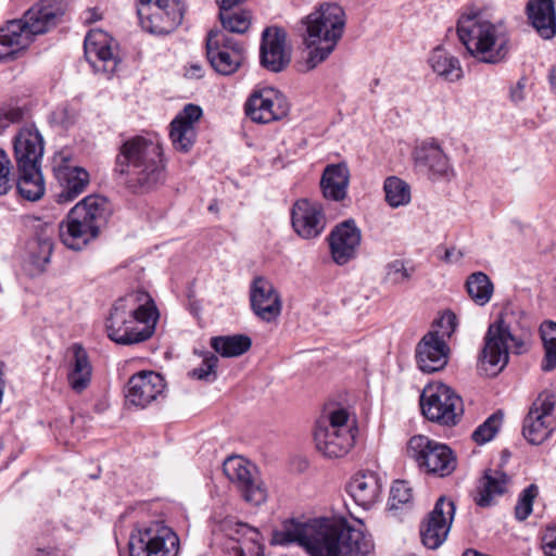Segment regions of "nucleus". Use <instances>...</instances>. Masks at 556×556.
<instances>
[{"mask_svg": "<svg viewBox=\"0 0 556 556\" xmlns=\"http://www.w3.org/2000/svg\"><path fill=\"white\" fill-rule=\"evenodd\" d=\"M273 544L296 543L309 556H369L374 543L362 520L315 518L307 522L288 520L273 533Z\"/></svg>", "mask_w": 556, "mask_h": 556, "instance_id": "1", "label": "nucleus"}, {"mask_svg": "<svg viewBox=\"0 0 556 556\" xmlns=\"http://www.w3.org/2000/svg\"><path fill=\"white\" fill-rule=\"evenodd\" d=\"M114 172L134 192L149 191L165 180V160L159 142L135 136L122 143Z\"/></svg>", "mask_w": 556, "mask_h": 556, "instance_id": "2", "label": "nucleus"}, {"mask_svg": "<svg viewBox=\"0 0 556 556\" xmlns=\"http://www.w3.org/2000/svg\"><path fill=\"white\" fill-rule=\"evenodd\" d=\"M159 311L150 294L137 290L119 298L111 308L105 328L108 337L122 345L150 339L159 320Z\"/></svg>", "mask_w": 556, "mask_h": 556, "instance_id": "3", "label": "nucleus"}, {"mask_svg": "<svg viewBox=\"0 0 556 556\" xmlns=\"http://www.w3.org/2000/svg\"><path fill=\"white\" fill-rule=\"evenodd\" d=\"M457 35L468 53L480 62L496 64L509 53V35L502 22L493 23L478 10L463 13Z\"/></svg>", "mask_w": 556, "mask_h": 556, "instance_id": "4", "label": "nucleus"}, {"mask_svg": "<svg viewBox=\"0 0 556 556\" xmlns=\"http://www.w3.org/2000/svg\"><path fill=\"white\" fill-rule=\"evenodd\" d=\"M306 71L315 68L336 49L345 27L344 10L337 3H324L305 18Z\"/></svg>", "mask_w": 556, "mask_h": 556, "instance_id": "5", "label": "nucleus"}, {"mask_svg": "<svg viewBox=\"0 0 556 556\" xmlns=\"http://www.w3.org/2000/svg\"><path fill=\"white\" fill-rule=\"evenodd\" d=\"M112 213L106 198L88 195L78 202L59 226L60 239L68 249L79 251L99 236Z\"/></svg>", "mask_w": 556, "mask_h": 556, "instance_id": "6", "label": "nucleus"}, {"mask_svg": "<svg viewBox=\"0 0 556 556\" xmlns=\"http://www.w3.org/2000/svg\"><path fill=\"white\" fill-rule=\"evenodd\" d=\"M349 417V412L340 407L324 413L317 420L314 441L317 451L325 457H343L353 447L355 434Z\"/></svg>", "mask_w": 556, "mask_h": 556, "instance_id": "7", "label": "nucleus"}, {"mask_svg": "<svg viewBox=\"0 0 556 556\" xmlns=\"http://www.w3.org/2000/svg\"><path fill=\"white\" fill-rule=\"evenodd\" d=\"M509 349L520 354L523 341L511 333L509 325L501 317L489 326L478 357V369L489 377L498 375L508 364Z\"/></svg>", "mask_w": 556, "mask_h": 556, "instance_id": "8", "label": "nucleus"}, {"mask_svg": "<svg viewBox=\"0 0 556 556\" xmlns=\"http://www.w3.org/2000/svg\"><path fill=\"white\" fill-rule=\"evenodd\" d=\"M179 548L178 535L163 521L138 529L129 539L130 556H177Z\"/></svg>", "mask_w": 556, "mask_h": 556, "instance_id": "9", "label": "nucleus"}, {"mask_svg": "<svg viewBox=\"0 0 556 556\" xmlns=\"http://www.w3.org/2000/svg\"><path fill=\"white\" fill-rule=\"evenodd\" d=\"M424 416L441 425H455L464 412L462 399L446 384H428L420 395Z\"/></svg>", "mask_w": 556, "mask_h": 556, "instance_id": "10", "label": "nucleus"}, {"mask_svg": "<svg viewBox=\"0 0 556 556\" xmlns=\"http://www.w3.org/2000/svg\"><path fill=\"white\" fill-rule=\"evenodd\" d=\"M137 13L147 31L166 35L181 24L185 4L181 0H138Z\"/></svg>", "mask_w": 556, "mask_h": 556, "instance_id": "11", "label": "nucleus"}, {"mask_svg": "<svg viewBox=\"0 0 556 556\" xmlns=\"http://www.w3.org/2000/svg\"><path fill=\"white\" fill-rule=\"evenodd\" d=\"M408 455L425 471L439 477L450 476L457 466L453 451L445 444L425 435H415L408 441Z\"/></svg>", "mask_w": 556, "mask_h": 556, "instance_id": "12", "label": "nucleus"}, {"mask_svg": "<svg viewBox=\"0 0 556 556\" xmlns=\"http://www.w3.org/2000/svg\"><path fill=\"white\" fill-rule=\"evenodd\" d=\"M224 473L240 490L243 498L253 504L265 503L268 496L256 467L240 456L228 457L223 465Z\"/></svg>", "mask_w": 556, "mask_h": 556, "instance_id": "13", "label": "nucleus"}, {"mask_svg": "<svg viewBox=\"0 0 556 556\" xmlns=\"http://www.w3.org/2000/svg\"><path fill=\"white\" fill-rule=\"evenodd\" d=\"M206 56L217 73L230 75L242 64L244 49L241 43L229 38L222 30L212 29L206 37Z\"/></svg>", "mask_w": 556, "mask_h": 556, "instance_id": "14", "label": "nucleus"}, {"mask_svg": "<svg viewBox=\"0 0 556 556\" xmlns=\"http://www.w3.org/2000/svg\"><path fill=\"white\" fill-rule=\"evenodd\" d=\"M556 397L551 392H542L533 402L523 420L522 434L531 444H541L553 431V418Z\"/></svg>", "mask_w": 556, "mask_h": 556, "instance_id": "15", "label": "nucleus"}, {"mask_svg": "<svg viewBox=\"0 0 556 556\" xmlns=\"http://www.w3.org/2000/svg\"><path fill=\"white\" fill-rule=\"evenodd\" d=\"M454 515V502L441 496L420 528L421 541L426 547L435 549L446 540Z\"/></svg>", "mask_w": 556, "mask_h": 556, "instance_id": "16", "label": "nucleus"}, {"mask_svg": "<svg viewBox=\"0 0 556 556\" xmlns=\"http://www.w3.org/2000/svg\"><path fill=\"white\" fill-rule=\"evenodd\" d=\"M416 169L430 180H451L454 169L447 155L434 140L424 141L415 151Z\"/></svg>", "mask_w": 556, "mask_h": 556, "instance_id": "17", "label": "nucleus"}, {"mask_svg": "<svg viewBox=\"0 0 556 556\" xmlns=\"http://www.w3.org/2000/svg\"><path fill=\"white\" fill-rule=\"evenodd\" d=\"M113 38L101 29H91L84 42L85 56L94 72L113 74L118 59L114 52Z\"/></svg>", "mask_w": 556, "mask_h": 556, "instance_id": "18", "label": "nucleus"}, {"mask_svg": "<svg viewBox=\"0 0 556 556\" xmlns=\"http://www.w3.org/2000/svg\"><path fill=\"white\" fill-rule=\"evenodd\" d=\"M67 10V0H41L21 18L31 39L54 27Z\"/></svg>", "mask_w": 556, "mask_h": 556, "instance_id": "19", "label": "nucleus"}, {"mask_svg": "<svg viewBox=\"0 0 556 556\" xmlns=\"http://www.w3.org/2000/svg\"><path fill=\"white\" fill-rule=\"evenodd\" d=\"M288 104L274 89H263L251 94L245 103L247 115L255 123L267 124L288 114Z\"/></svg>", "mask_w": 556, "mask_h": 556, "instance_id": "20", "label": "nucleus"}, {"mask_svg": "<svg viewBox=\"0 0 556 556\" xmlns=\"http://www.w3.org/2000/svg\"><path fill=\"white\" fill-rule=\"evenodd\" d=\"M230 541L229 546L236 556H256L262 549L260 532L247 523L236 521L232 518H225L218 523L217 529Z\"/></svg>", "mask_w": 556, "mask_h": 556, "instance_id": "21", "label": "nucleus"}, {"mask_svg": "<svg viewBox=\"0 0 556 556\" xmlns=\"http://www.w3.org/2000/svg\"><path fill=\"white\" fill-rule=\"evenodd\" d=\"M286 31L279 27H267L262 35L260 49L261 64L268 71L278 73L291 61L286 46Z\"/></svg>", "mask_w": 556, "mask_h": 556, "instance_id": "22", "label": "nucleus"}, {"mask_svg": "<svg viewBox=\"0 0 556 556\" xmlns=\"http://www.w3.org/2000/svg\"><path fill=\"white\" fill-rule=\"evenodd\" d=\"M250 302L254 314L264 321L275 320L281 313V300L273 283L262 276L253 279Z\"/></svg>", "mask_w": 556, "mask_h": 556, "instance_id": "23", "label": "nucleus"}, {"mask_svg": "<svg viewBox=\"0 0 556 556\" xmlns=\"http://www.w3.org/2000/svg\"><path fill=\"white\" fill-rule=\"evenodd\" d=\"M14 156L17 167L23 169L28 165L40 166L43 155V138L34 124L20 128L13 139Z\"/></svg>", "mask_w": 556, "mask_h": 556, "instance_id": "24", "label": "nucleus"}, {"mask_svg": "<svg viewBox=\"0 0 556 556\" xmlns=\"http://www.w3.org/2000/svg\"><path fill=\"white\" fill-rule=\"evenodd\" d=\"M164 388V378L160 374L141 371L129 379L126 399L135 406L146 407L162 394Z\"/></svg>", "mask_w": 556, "mask_h": 556, "instance_id": "25", "label": "nucleus"}, {"mask_svg": "<svg viewBox=\"0 0 556 556\" xmlns=\"http://www.w3.org/2000/svg\"><path fill=\"white\" fill-rule=\"evenodd\" d=\"M291 222L296 233L304 239L319 236L325 228V216L321 206L306 199L294 203Z\"/></svg>", "mask_w": 556, "mask_h": 556, "instance_id": "26", "label": "nucleus"}, {"mask_svg": "<svg viewBox=\"0 0 556 556\" xmlns=\"http://www.w3.org/2000/svg\"><path fill=\"white\" fill-rule=\"evenodd\" d=\"M202 109L195 104H187L170 123L169 137L175 150L189 152L197 138L194 124L201 118Z\"/></svg>", "mask_w": 556, "mask_h": 556, "instance_id": "27", "label": "nucleus"}, {"mask_svg": "<svg viewBox=\"0 0 556 556\" xmlns=\"http://www.w3.org/2000/svg\"><path fill=\"white\" fill-rule=\"evenodd\" d=\"M361 230L353 220H346L338 225L330 235L329 243L333 261L338 265H344L356 255L361 243Z\"/></svg>", "mask_w": 556, "mask_h": 556, "instance_id": "28", "label": "nucleus"}, {"mask_svg": "<svg viewBox=\"0 0 556 556\" xmlns=\"http://www.w3.org/2000/svg\"><path fill=\"white\" fill-rule=\"evenodd\" d=\"M450 349L438 333L429 332L418 343L416 358L420 370L435 372L443 369L448 359Z\"/></svg>", "mask_w": 556, "mask_h": 556, "instance_id": "29", "label": "nucleus"}, {"mask_svg": "<svg viewBox=\"0 0 556 556\" xmlns=\"http://www.w3.org/2000/svg\"><path fill=\"white\" fill-rule=\"evenodd\" d=\"M72 358L68 363L67 382L75 393L84 392L91 382L92 366L87 351L79 343H74L70 348Z\"/></svg>", "mask_w": 556, "mask_h": 556, "instance_id": "30", "label": "nucleus"}, {"mask_svg": "<svg viewBox=\"0 0 556 556\" xmlns=\"http://www.w3.org/2000/svg\"><path fill=\"white\" fill-rule=\"evenodd\" d=\"M33 41L21 20H13L0 28V61L14 58Z\"/></svg>", "mask_w": 556, "mask_h": 556, "instance_id": "31", "label": "nucleus"}, {"mask_svg": "<svg viewBox=\"0 0 556 556\" xmlns=\"http://www.w3.org/2000/svg\"><path fill=\"white\" fill-rule=\"evenodd\" d=\"M527 14L531 25L543 39H551L556 34V14L553 0H530Z\"/></svg>", "mask_w": 556, "mask_h": 556, "instance_id": "32", "label": "nucleus"}, {"mask_svg": "<svg viewBox=\"0 0 556 556\" xmlns=\"http://www.w3.org/2000/svg\"><path fill=\"white\" fill-rule=\"evenodd\" d=\"M348 492L357 505L367 508L380 496V479L371 471L357 473L349 482Z\"/></svg>", "mask_w": 556, "mask_h": 556, "instance_id": "33", "label": "nucleus"}, {"mask_svg": "<svg viewBox=\"0 0 556 556\" xmlns=\"http://www.w3.org/2000/svg\"><path fill=\"white\" fill-rule=\"evenodd\" d=\"M61 191L55 194L59 203H68L83 193L89 184V174L81 167H64L56 172Z\"/></svg>", "mask_w": 556, "mask_h": 556, "instance_id": "34", "label": "nucleus"}, {"mask_svg": "<svg viewBox=\"0 0 556 556\" xmlns=\"http://www.w3.org/2000/svg\"><path fill=\"white\" fill-rule=\"evenodd\" d=\"M53 227L46 225L27 242V257L37 271H43L50 262L53 251Z\"/></svg>", "mask_w": 556, "mask_h": 556, "instance_id": "35", "label": "nucleus"}, {"mask_svg": "<svg viewBox=\"0 0 556 556\" xmlns=\"http://www.w3.org/2000/svg\"><path fill=\"white\" fill-rule=\"evenodd\" d=\"M509 477L501 470L488 469L479 480L475 502L480 507L491 505L494 496L502 495L507 491Z\"/></svg>", "mask_w": 556, "mask_h": 556, "instance_id": "36", "label": "nucleus"}, {"mask_svg": "<svg viewBox=\"0 0 556 556\" xmlns=\"http://www.w3.org/2000/svg\"><path fill=\"white\" fill-rule=\"evenodd\" d=\"M350 172L344 164L328 165L323 174L320 187L326 199L341 201L346 195Z\"/></svg>", "mask_w": 556, "mask_h": 556, "instance_id": "37", "label": "nucleus"}, {"mask_svg": "<svg viewBox=\"0 0 556 556\" xmlns=\"http://www.w3.org/2000/svg\"><path fill=\"white\" fill-rule=\"evenodd\" d=\"M16 188L20 195L28 201H37L45 193V182L40 166L17 167Z\"/></svg>", "mask_w": 556, "mask_h": 556, "instance_id": "38", "label": "nucleus"}, {"mask_svg": "<svg viewBox=\"0 0 556 556\" xmlns=\"http://www.w3.org/2000/svg\"><path fill=\"white\" fill-rule=\"evenodd\" d=\"M428 62L433 72L447 81H456L463 76L458 59L441 47L432 50Z\"/></svg>", "mask_w": 556, "mask_h": 556, "instance_id": "39", "label": "nucleus"}, {"mask_svg": "<svg viewBox=\"0 0 556 556\" xmlns=\"http://www.w3.org/2000/svg\"><path fill=\"white\" fill-rule=\"evenodd\" d=\"M252 341L245 334L218 336L211 339L212 349L223 357H237L251 348Z\"/></svg>", "mask_w": 556, "mask_h": 556, "instance_id": "40", "label": "nucleus"}, {"mask_svg": "<svg viewBox=\"0 0 556 556\" xmlns=\"http://www.w3.org/2000/svg\"><path fill=\"white\" fill-rule=\"evenodd\" d=\"M466 289L470 299L478 305H485L493 294V283L482 271L471 274L466 281Z\"/></svg>", "mask_w": 556, "mask_h": 556, "instance_id": "41", "label": "nucleus"}, {"mask_svg": "<svg viewBox=\"0 0 556 556\" xmlns=\"http://www.w3.org/2000/svg\"><path fill=\"white\" fill-rule=\"evenodd\" d=\"M386 201L391 207H399L410 202V187L404 180L391 176L383 185Z\"/></svg>", "mask_w": 556, "mask_h": 556, "instance_id": "42", "label": "nucleus"}, {"mask_svg": "<svg viewBox=\"0 0 556 556\" xmlns=\"http://www.w3.org/2000/svg\"><path fill=\"white\" fill-rule=\"evenodd\" d=\"M540 332L545 349L541 366L544 371H551L556 367V323L544 321L540 327Z\"/></svg>", "mask_w": 556, "mask_h": 556, "instance_id": "43", "label": "nucleus"}, {"mask_svg": "<svg viewBox=\"0 0 556 556\" xmlns=\"http://www.w3.org/2000/svg\"><path fill=\"white\" fill-rule=\"evenodd\" d=\"M219 20L224 29L236 34H244L251 25V15L248 11L219 9Z\"/></svg>", "mask_w": 556, "mask_h": 556, "instance_id": "44", "label": "nucleus"}, {"mask_svg": "<svg viewBox=\"0 0 556 556\" xmlns=\"http://www.w3.org/2000/svg\"><path fill=\"white\" fill-rule=\"evenodd\" d=\"M503 420V414L496 412L492 414L482 425L472 432V440L478 444H484L492 440L496 434Z\"/></svg>", "mask_w": 556, "mask_h": 556, "instance_id": "45", "label": "nucleus"}, {"mask_svg": "<svg viewBox=\"0 0 556 556\" xmlns=\"http://www.w3.org/2000/svg\"><path fill=\"white\" fill-rule=\"evenodd\" d=\"M218 357L213 353H206L199 367L190 371V376L201 381L213 382L217 378Z\"/></svg>", "mask_w": 556, "mask_h": 556, "instance_id": "46", "label": "nucleus"}, {"mask_svg": "<svg viewBox=\"0 0 556 556\" xmlns=\"http://www.w3.org/2000/svg\"><path fill=\"white\" fill-rule=\"evenodd\" d=\"M28 117L26 106L7 104L0 108V134L4 132L11 124L23 122Z\"/></svg>", "mask_w": 556, "mask_h": 556, "instance_id": "47", "label": "nucleus"}, {"mask_svg": "<svg viewBox=\"0 0 556 556\" xmlns=\"http://www.w3.org/2000/svg\"><path fill=\"white\" fill-rule=\"evenodd\" d=\"M538 494L539 489L535 484H530L522 491L515 507V516L518 520L523 521L530 516L533 501Z\"/></svg>", "mask_w": 556, "mask_h": 556, "instance_id": "48", "label": "nucleus"}, {"mask_svg": "<svg viewBox=\"0 0 556 556\" xmlns=\"http://www.w3.org/2000/svg\"><path fill=\"white\" fill-rule=\"evenodd\" d=\"M413 268L405 267L404 262L394 260L386 266V280L393 285H401L412 278Z\"/></svg>", "mask_w": 556, "mask_h": 556, "instance_id": "49", "label": "nucleus"}, {"mask_svg": "<svg viewBox=\"0 0 556 556\" xmlns=\"http://www.w3.org/2000/svg\"><path fill=\"white\" fill-rule=\"evenodd\" d=\"M413 498V490L404 480L395 481L390 491V507L397 509L400 505L407 504Z\"/></svg>", "mask_w": 556, "mask_h": 556, "instance_id": "50", "label": "nucleus"}, {"mask_svg": "<svg viewBox=\"0 0 556 556\" xmlns=\"http://www.w3.org/2000/svg\"><path fill=\"white\" fill-rule=\"evenodd\" d=\"M12 186V164L8 153L0 148V195L7 194Z\"/></svg>", "mask_w": 556, "mask_h": 556, "instance_id": "51", "label": "nucleus"}, {"mask_svg": "<svg viewBox=\"0 0 556 556\" xmlns=\"http://www.w3.org/2000/svg\"><path fill=\"white\" fill-rule=\"evenodd\" d=\"M438 327L439 330L434 333H438L443 340L444 338H451L457 327L456 315L451 311L444 312L438 321Z\"/></svg>", "mask_w": 556, "mask_h": 556, "instance_id": "52", "label": "nucleus"}, {"mask_svg": "<svg viewBox=\"0 0 556 556\" xmlns=\"http://www.w3.org/2000/svg\"><path fill=\"white\" fill-rule=\"evenodd\" d=\"M527 85V78L521 77L517 85L510 89V99L513 102L518 103L525 99V88Z\"/></svg>", "mask_w": 556, "mask_h": 556, "instance_id": "53", "label": "nucleus"}, {"mask_svg": "<svg viewBox=\"0 0 556 556\" xmlns=\"http://www.w3.org/2000/svg\"><path fill=\"white\" fill-rule=\"evenodd\" d=\"M185 76L189 79H200L204 76L203 65L199 62H191L185 72Z\"/></svg>", "mask_w": 556, "mask_h": 556, "instance_id": "54", "label": "nucleus"}, {"mask_svg": "<svg viewBox=\"0 0 556 556\" xmlns=\"http://www.w3.org/2000/svg\"><path fill=\"white\" fill-rule=\"evenodd\" d=\"M543 548L545 553H553V548H556V528L547 529L543 538Z\"/></svg>", "mask_w": 556, "mask_h": 556, "instance_id": "55", "label": "nucleus"}, {"mask_svg": "<svg viewBox=\"0 0 556 556\" xmlns=\"http://www.w3.org/2000/svg\"><path fill=\"white\" fill-rule=\"evenodd\" d=\"M464 254L462 251L456 250L455 248L446 249L443 261L445 263H457L463 258Z\"/></svg>", "mask_w": 556, "mask_h": 556, "instance_id": "56", "label": "nucleus"}, {"mask_svg": "<svg viewBox=\"0 0 556 556\" xmlns=\"http://www.w3.org/2000/svg\"><path fill=\"white\" fill-rule=\"evenodd\" d=\"M245 0H216L219 9H232L233 7L244 2Z\"/></svg>", "mask_w": 556, "mask_h": 556, "instance_id": "57", "label": "nucleus"}, {"mask_svg": "<svg viewBox=\"0 0 556 556\" xmlns=\"http://www.w3.org/2000/svg\"><path fill=\"white\" fill-rule=\"evenodd\" d=\"M548 79L553 91L556 92V66L551 68Z\"/></svg>", "mask_w": 556, "mask_h": 556, "instance_id": "58", "label": "nucleus"}, {"mask_svg": "<svg viewBox=\"0 0 556 556\" xmlns=\"http://www.w3.org/2000/svg\"><path fill=\"white\" fill-rule=\"evenodd\" d=\"M35 556H54V555L48 549L39 548V549H37Z\"/></svg>", "mask_w": 556, "mask_h": 556, "instance_id": "59", "label": "nucleus"}, {"mask_svg": "<svg viewBox=\"0 0 556 556\" xmlns=\"http://www.w3.org/2000/svg\"><path fill=\"white\" fill-rule=\"evenodd\" d=\"M90 13L92 14V16L90 18H87L88 22H94L100 18V16L96 14L94 10H91Z\"/></svg>", "mask_w": 556, "mask_h": 556, "instance_id": "60", "label": "nucleus"}, {"mask_svg": "<svg viewBox=\"0 0 556 556\" xmlns=\"http://www.w3.org/2000/svg\"><path fill=\"white\" fill-rule=\"evenodd\" d=\"M464 556H480L478 553L476 552H472V551H468L464 554Z\"/></svg>", "mask_w": 556, "mask_h": 556, "instance_id": "61", "label": "nucleus"}, {"mask_svg": "<svg viewBox=\"0 0 556 556\" xmlns=\"http://www.w3.org/2000/svg\"><path fill=\"white\" fill-rule=\"evenodd\" d=\"M547 556H556V548H553V553H545Z\"/></svg>", "mask_w": 556, "mask_h": 556, "instance_id": "62", "label": "nucleus"}, {"mask_svg": "<svg viewBox=\"0 0 556 556\" xmlns=\"http://www.w3.org/2000/svg\"><path fill=\"white\" fill-rule=\"evenodd\" d=\"M208 210H210V211H214V210H215V206H214L213 204H211V205L208 206Z\"/></svg>", "mask_w": 556, "mask_h": 556, "instance_id": "63", "label": "nucleus"}]
</instances>
